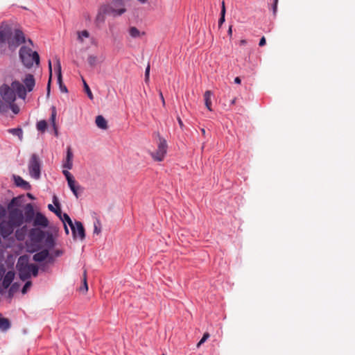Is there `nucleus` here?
Returning <instances> with one entry per match:
<instances>
[{
    "instance_id": "a18cd8bd",
    "label": "nucleus",
    "mask_w": 355,
    "mask_h": 355,
    "mask_svg": "<svg viewBox=\"0 0 355 355\" xmlns=\"http://www.w3.org/2000/svg\"><path fill=\"white\" fill-rule=\"evenodd\" d=\"M97 22H103L104 21V16L101 13H98L96 16V19Z\"/></svg>"
},
{
    "instance_id": "3c124183",
    "label": "nucleus",
    "mask_w": 355,
    "mask_h": 355,
    "mask_svg": "<svg viewBox=\"0 0 355 355\" xmlns=\"http://www.w3.org/2000/svg\"><path fill=\"white\" fill-rule=\"evenodd\" d=\"M62 223H63V225H64V231H65L66 234H69V229H68V227L67 226V224H66V223H67V221H64V222H62Z\"/></svg>"
},
{
    "instance_id": "5fc2aeb1",
    "label": "nucleus",
    "mask_w": 355,
    "mask_h": 355,
    "mask_svg": "<svg viewBox=\"0 0 355 355\" xmlns=\"http://www.w3.org/2000/svg\"><path fill=\"white\" fill-rule=\"evenodd\" d=\"M227 33L230 36H232V25L230 26Z\"/></svg>"
},
{
    "instance_id": "6ab92c4d",
    "label": "nucleus",
    "mask_w": 355,
    "mask_h": 355,
    "mask_svg": "<svg viewBox=\"0 0 355 355\" xmlns=\"http://www.w3.org/2000/svg\"><path fill=\"white\" fill-rule=\"evenodd\" d=\"M57 69H58V82L60 84V89L62 92H67V89L64 85L62 84V73H61V65L60 61H57Z\"/></svg>"
},
{
    "instance_id": "393cba45",
    "label": "nucleus",
    "mask_w": 355,
    "mask_h": 355,
    "mask_svg": "<svg viewBox=\"0 0 355 355\" xmlns=\"http://www.w3.org/2000/svg\"><path fill=\"white\" fill-rule=\"evenodd\" d=\"M31 236L33 239H37V240L40 241L44 236V232L39 230H32L31 232Z\"/></svg>"
},
{
    "instance_id": "c756f323",
    "label": "nucleus",
    "mask_w": 355,
    "mask_h": 355,
    "mask_svg": "<svg viewBox=\"0 0 355 355\" xmlns=\"http://www.w3.org/2000/svg\"><path fill=\"white\" fill-rule=\"evenodd\" d=\"M47 128V123L45 120H41L37 123V130L44 132Z\"/></svg>"
},
{
    "instance_id": "412c9836",
    "label": "nucleus",
    "mask_w": 355,
    "mask_h": 355,
    "mask_svg": "<svg viewBox=\"0 0 355 355\" xmlns=\"http://www.w3.org/2000/svg\"><path fill=\"white\" fill-rule=\"evenodd\" d=\"M90 34L88 31L83 30L77 32V40L80 43H83L85 39L89 38Z\"/></svg>"
},
{
    "instance_id": "b1692460",
    "label": "nucleus",
    "mask_w": 355,
    "mask_h": 355,
    "mask_svg": "<svg viewBox=\"0 0 355 355\" xmlns=\"http://www.w3.org/2000/svg\"><path fill=\"white\" fill-rule=\"evenodd\" d=\"M68 185L73 192V193L76 196V198H78V189L79 188V186H76V182L74 179L73 180H69Z\"/></svg>"
},
{
    "instance_id": "c9c22d12",
    "label": "nucleus",
    "mask_w": 355,
    "mask_h": 355,
    "mask_svg": "<svg viewBox=\"0 0 355 355\" xmlns=\"http://www.w3.org/2000/svg\"><path fill=\"white\" fill-rule=\"evenodd\" d=\"M19 287L20 284L18 282H15L12 284H11L8 288L11 289V293H16L19 289Z\"/></svg>"
},
{
    "instance_id": "7c9ffc66",
    "label": "nucleus",
    "mask_w": 355,
    "mask_h": 355,
    "mask_svg": "<svg viewBox=\"0 0 355 355\" xmlns=\"http://www.w3.org/2000/svg\"><path fill=\"white\" fill-rule=\"evenodd\" d=\"M87 62L92 67H94L98 63V58L96 55H89L87 58Z\"/></svg>"
},
{
    "instance_id": "8fccbe9b",
    "label": "nucleus",
    "mask_w": 355,
    "mask_h": 355,
    "mask_svg": "<svg viewBox=\"0 0 355 355\" xmlns=\"http://www.w3.org/2000/svg\"><path fill=\"white\" fill-rule=\"evenodd\" d=\"M177 120H178V123H179V125H180V128H181V129H183V128L184 127V124H183V122H182V121L181 118H180V116H178V117H177Z\"/></svg>"
},
{
    "instance_id": "4c0bfd02",
    "label": "nucleus",
    "mask_w": 355,
    "mask_h": 355,
    "mask_svg": "<svg viewBox=\"0 0 355 355\" xmlns=\"http://www.w3.org/2000/svg\"><path fill=\"white\" fill-rule=\"evenodd\" d=\"M209 337V334L208 333H205L201 340L197 344V347H199L201 345H202Z\"/></svg>"
},
{
    "instance_id": "bf43d9fd",
    "label": "nucleus",
    "mask_w": 355,
    "mask_h": 355,
    "mask_svg": "<svg viewBox=\"0 0 355 355\" xmlns=\"http://www.w3.org/2000/svg\"><path fill=\"white\" fill-rule=\"evenodd\" d=\"M16 236H17V239H19V240H21L22 239V238L19 234V231L16 232Z\"/></svg>"
},
{
    "instance_id": "603ef678",
    "label": "nucleus",
    "mask_w": 355,
    "mask_h": 355,
    "mask_svg": "<svg viewBox=\"0 0 355 355\" xmlns=\"http://www.w3.org/2000/svg\"><path fill=\"white\" fill-rule=\"evenodd\" d=\"M62 253H63V252L62 250H57L54 252L55 257H59V256L62 255Z\"/></svg>"
},
{
    "instance_id": "0e129e2a",
    "label": "nucleus",
    "mask_w": 355,
    "mask_h": 355,
    "mask_svg": "<svg viewBox=\"0 0 355 355\" xmlns=\"http://www.w3.org/2000/svg\"><path fill=\"white\" fill-rule=\"evenodd\" d=\"M235 103H236V98L232 99L231 101V104L234 105V104H235Z\"/></svg>"
},
{
    "instance_id": "4be33fe9",
    "label": "nucleus",
    "mask_w": 355,
    "mask_h": 355,
    "mask_svg": "<svg viewBox=\"0 0 355 355\" xmlns=\"http://www.w3.org/2000/svg\"><path fill=\"white\" fill-rule=\"evenodd\" d=\"M56 114H57V112H56V110H55V107H52V112H51V123H52V125L53 127V129L55 130V135L56 136H58V128H57V125H56V123H55V119H56Z\"/></svg>"
},
{
    "instance_id": "20e7f679",
    "label": "nucleus",
    "mask_w": 355,
    "mask_h": 355,
    "mask_svg": "<svg viewBox=\"0 0 355 355\" xmlns=\"http://www.w3.org/2000/svg\"><path fill=\"white\" fill-rule=\"evenodd\" d=\"M15 277V272L13 270L6 272L4 265L0 264V294L4 293L5 290L8 288Z\"/></svg>"
},
{
    "instance_id": "6e6d98bb",
    "label": "nucleus",
    "mask_w": 355,
    "mask_h": 355,
    "mask_svg": "<svg viewBox=\"0 0 355 355\" xmlns=\"http://www.w3.org/2000/svg\"><path fill=\"white\" fill-rule=\"evenodd\" d=\"M15 293H11V289L9 288L8 293V297L12 298Z\"/></svg>"
},
{
    "instance_id": "58836bf2",
    "label": "nucleus",
    "mask_w": 355,
    "mask_h": 355,
    "mask_svg": "<svg viewBox=\"0 0 355 355\" xmlns=\"http://www.w3.org/2000/svg\"><path fill=\"white\" fill-rule=\"evenodd\" d=\"M150 69V64H148L146 71H145V82L146 83H148L149 81Z\"/></svg>"
},
{
    "instance_id": "ddd939ff",
    "label": "nucleus",
    "mask_w": 355,
    "mask_h": 355,
    "mask_svg": "<svg viewBox=\"0 0 355 355\" xmlns=\"http://www.w3.org/2000/svg\"><path fill=\"white\" fill-rule=\"evenodd\" d=\"M23 83H24L25 86V89H26V92H31L33 91L34 87H35V78H34V76L32 74H26L24 77V78L23 79Z\"/></svg>"
},
{
    "instance_id": "bb28decb",
    "label": "nucleus",
    "mask_w": 355,
    "mask_h": 355,
    "mask_svg": "<svg viewBox=\"0 0 355 355\" xmlns=\"http://www.w3.org/2000/svg\"><path fill=\"white\" fill-rule=\"evenodd\" d=\"M20 203H21V198L20 197L13 198L11 200V201L9 202V204L8 205V208L9 210L13 209L14 207L19 206Z\"/></svg>"
},
{
    "instance_id": "7ed1b4c3",
    "label": "nucleus",
    "mask_w": 355,
    "mask_h": 355,
    "mask_svg": "<svg viewBox=\"0 0 355 355\" xmlns=\"http://www.w3.org/2000/svg\"><path fill=\"white\" fill-rule=\"evenodd\" d=\"M19 58L23 64L26 68H31L33 64L36 66L40 64V56L36 51H33L31 48L24 46L19 50Z\"/></svg>"
},
{
    "instance_id": "09e8293b",
    "label": "nucleus",
    "mask_w": 355,
    "mask_h": 355,
    "mask_svg": "<svg viewBox=\"0 0 355 355\" xmlns=\"http://www.w3.org/2000/svg\"><path fill=\"white\" fill-rule=\"evenodd\" d=\"M266 44V38L265 37H262L259 41V45L260 46H263Z\"/></svg>"
},
{
    "instance_id": "f704fd0d",
    "label": "nucleus",
    "mask_w": 355,
    "mask_h": 355,
    "mask_svg": "<svg viewBox=\"0 0 355 355\" xmlns=\"http://www.w3.org/2000/svg\"><path fill=\"white\" fill-rule=\"evenodd\" d=\"M49 71H50V78H49L48 85H47V96H49V94H50V84H51V76H52V69H51V61L49 62Z\"/></svg>"
},
{
    "instance_id": "f3484780",
    "label": "nucleus",
    "mask_w": 355,
    "mask_h": 355,
    "mask_svg": "<svg viewBox=\"0 0 355 355\" xmlns=\"http://www.w3.org/2000/svg\"><path fill=\"white\" fill-rule=\"evenodd\" d=\"M95 123H96V125L98 126V128H99L102 130H107L108 128L107 121L101 115H98L96 117Z\"/></svg>"
},
{
    "instance_id": "9b49d317",
    "label": "nucleus",
    "mask_w": 355,
    "mask_h": 355,
    "mask_svg": "<svg viewBox=\"0 0 355 355\" xmlns=\"http://www.w3.org/2000/svg\"><path fill=\"white\" fill-rule=\"evenodd\" d=\"M46 259H48L49 263L53 262V257L49 255L48 250H43L39 252H37L33 257V259L37 262L43 261Z\"/></svg>"
},
{
    "instance_id": "69168bd1",
    "label": "nucleus",
    "mask_w": 355,
    "mask_h": 355,
    "mask_svg": "<svg viewBox=\"0 0 355 355\" xmlns=\"http://www.w3.org/2000/svg\"><path fill=\"white\" fill-rule=\"evenodd\" d=\"M28 43L31 44V45H33V42L31 40H28Z\"/></svg>"
},
{
    "instance_id": "423d86ee",
    "label": "nucleus",
    "mask_w": 355,
    "mask_h": 355,
    "mask_svg": "<svg viewBox=\"0 0 355 355\" xmlns=\"http://www.w3.org/2000/svg\"><path fill=\"white\" fill-rule=\"evenodd\" d=\"M28 171L30 175L35 178L39 179L40 177V162L39 157L35 155H32L28 162Z\"/></svg>"
},
{
    "instance_id": "2eb2a0df",
    "label": "nucleus",
    "mask_w": 355,
    "mask_h": 355,
    "mask_svg": "<svg viewBox=\"0 0 355 355\" xmlns=\"http://www.w3.org/2000/svg\"><path fill=\"white\" fill-rule=\"evenodd\" d=\"M34 226H42L46 227L49 225L47 218L42 214L38 212L36 214L34 221Z\"/></svg>"
},
{
    "instance_id": "864d4df0",
    "label": "nucleus",
    "mask_w": 355,
    "mask_h": 355,
    "mask_svg": "<svg viewBox=\"0 0 355 355\" xmlns=\"http://www.w3.org/2000/svg\"><path fill=\"white\" fill-rule=\"evenodd\" d=\"M241 82V78L239 77H236L234 78V83L236 84H240Z\"/></svg>"
},
{
    "instance_id": "473e14b6",
    "label": "nucleus",
    "mask_w": 355,
    "mask_h": 355,
    "mask_svg": "<svg viewBox=\"0 0 355 355\" xmlns=\"http://www.w3.org/2000/svg\"><path fill=\"white\" fill-rule=\"evenodd\" d=\"M83 82L84 89H85V92L87 93L89 98L92 100L94 98V96H93L92 92L89 85H87V83L83 78Z\"/></svg>"
},
{
    "instance_id": "e433bc0d",
    "label": "nucleus",
    "mask_w": 355,
    "mask_h": 355,
    "mask_svg": "<svg viewBox=\"0 0 355 355\" xmlns=\"http://www.w3.org/2000/svg\"><path fill=\"white\" fill-rule=\"evenodd\" d=\"M32 282L31 281H27L24 286L22 288L21 293L23 294H26L28 291V290L31 287Z\"/></svg>"
},
{
    "instance_id": "1a4fd4ad",
    "label": "nucleus",
    "mask_w": 355,
    "mask_h": 355,
    "mask_svg": "<svg viewBox=\"0 0 355 355\" xmlns=\"http://www.w3.org/2000/svg\"><path fill=\"white\" fill-rule=\"evenodd\" d=\"M26 42L25 36L20 30H15L14 37L8 41V45L10 49H16L21 44Z\"/></svg>"
},
{
    "instance_id": "a19ab883",
    "label": "nucleus",
    "mask_w": 355,
    "mask_h": 355,
    "mask_svg": "<svg viewBox=\"0 0 355 355\" xmlns=\"http://www.w3.org/2000/svg\"><path fill=\"white\" fill-rule=\"evenodd\" d=\"M8 110V105L2 102L0 99V112H5Z\"/></svg>"
},
{
    "instance_id": "338daca9",
    "label": "nucleus",
    "mask_w": 355,
    "mask_h": 355,
    "mask_svg": "<svg viewBox=\"0 0 355 355\" xmlns=\"http://www.w3.org/2000/svg\"><path fill=\"white\" fill-rule=\"evenodd\" d=\"M28 197L31 198V199H33V197L31 194L28 193Z\"/></svg>"
},
{
    "instance_id": "9d476101",
    "label": "nucleus",
    "mask_w": 355,
    "mask_h": 355,
    "mask_svg": "<svg viewBox=\"0 0 355 355\" xmlns=\"http://www.w3.org/2000/svg\"><path fill=\"white\" fill-rule=\"evenodd\" d=\"M15 228V227L8 220H3L0 223V234L3 238H7L12 234Z\"/></svg>"
},
{
    "instance_id": "cd10ccee",
    "label": "nucleus",
    "mask_w": 355,
    "mask_h": 355,
    "mask_svg": "<svg viewBox=\"0 0 355 355\" xmlns=\"http://www.w3.org/2000/svg\"><path fill=\"white\" fill-rule=\"evenodd\" d=\"M83 286L80 288V291L87 292L88 290V286L87 282V270L85 268L83 269Z\"/></svg>"
},
{
    "instance_id": "f03ea898",
    "label": "nucleus",
    "mask_w": 355,
    "mask_h": 355,
    "mask_svg": "<svg viewBox=\"0 0 355 355\" xmlns=\"http://www.w3.org/2000/svg\"><path fill=\"white\" fill-rule=\"evenodd\" d=\"M28 256L19 257L17 263V269L19 272V278L26 281L31 278V275L36 277L38 275V267L33 263H29Z\"/></svg>"
},
{
    "instance_id": "e2e57ef3",
    "label": "nucleus",
    "mask_w": 355,
    "mask_h": 355,
    "mask_svg": "<svg viewBox=\"0 0 355 355\" xmlns=\"http://www.w3.org/2000/svg\"><path fill=\"white\" fill-rule=\"evenodd\" d=\"M160 98H162L163 103H164V97H163V95H162V92H160Z\"/></svg>"
},
{
    "instance_id": "37998d69",
    "label": "nucleus",
    "mask_w": 355,
    "mask_h": 355,
    "mask_svg": "<svg viewBox=\"0 0 355 355\" xmlns=\"http://www.w3.org/2000/svg\"><path fill=\"white\" fill-rule=\"evenodd\" d=\"M100 223L98 221L94 223V233L98 234L101 232Z\"/></svg>"
},
{
    "instance_id": "c85d7f7f",
    "label": "nucleus",
    "mask_w": 355,
    "mask_h": 355,
    "mask_svg": "<svg viewBox=\"0 0 355 355\" xmlns=\"http://www.w3.org/2000/svg\"><path fill=\"white\" fill-rule=\"evenodd\" d=\"M225 2H222L221 11H220V17L218 20V26L219 27L224 23L225 21Z\"/></svg>"
},
{
    "instance_id": "4d7b16f0",
    "label": "nucleus",
    "mask_w": 355,
    "mask_h": 355,
    "mask_svg": "<svg viewBox=\"0 0 355 355\" xmlns=\"http://www.w3.org/2000/svg\"><path fill=\"white\" fill-rule=\"evenodd\" d=\"M12 111L17 114L19 112V108L17 107H12Z\"/></svg>"
},
{
    "instance_id": "f8f14e48",
    "label": "nucleus",
    "mask_w": 355,
    "mask_h": 355,
    "mask_svg": "<svg viewBox=\"0 0 355 355\" xmlns=\"http://www.w3.org/2000/svg\"><path fill=\"white\" fill-rule=\"evenodd\" d=\"M53 203L55 207H54L51 204H49L48 205L49 209L54 212L62 222L66 221V220L64 219V214H62L60 203L57 200V198L55 196L53 197Z\"/></svg>"
},
{
    "instance_id": "72a5a7b5",
    "label": "nucleus",
    "mask_w": 355,
    "mask_h": 355,
    "mask_svg": "<svg viewBox=\"0 0 355 355\" xmlns=\"http://www.w3.org/2000/svg\"><path fill=\"white\" fill-rule=\"evenodd\" d=\"M129 33L132 37H138L140 36V32L136 27H131Z\"/></svg>"
},
{
    "instance_id": "6e6552de",
    "label": "nucleus",
    "mask_w": 355,
    "mask_h": 355,
    "mask_svg": "<svg viewBox=\"0 0 355 355\" xmlns=\"http://www.w3.org/2000/svg\"><path fill=\"white\" fill-rule=\"evenodd\" d=\"M24 220V217L21 210L17 208L9 210L8 221L15 227L21 226Z\"/></svg>"
},
{
    "instance_id": "39448f33",
    "label": "nucleus",
    "mask_w": 355,
    "mask_h": 355,
    "mask_svg": "<svg viewBox=\"0 0 355 355\" xmlns=\"http://www.w3.org/2000/svg\"><path fill=\"white\" fill-rule=\"evenodd\" d=\"M64 219L66 220L67 224L70 226L73 237L74 239H80L83 241L85 238V230L83 223L76 220L73 223L67 214H64Z\"/></svg>"
},
{
    "instance_id": "c03bdc74",
    "label": "nucleus",
    "mask_w": 355,
    "mask_h": 355,
    "mask_svg": "<svg viewBox=\"0 0 355 355\" xmlns=\"http://www.w3.org/2000/svg\"><path fill=\"white\" fill-rule=\"evenodd\" d=\"M6 214V209L2 205H0V218L4 217Z\"/></svg>"
},
{
    "instance_id": "774afa93",
    "label": "nucleus",
    "mask_w": 355,
    "mask_h": 355,
    "mask_svg": "<svg viewBox=\"0 0 355 355\" xmlns=\"http://www.w3.org/2000/svg\"><path fill=\"white\" fill-rule=\"evenodd\" d=\"M162 355H165V354H162Z\"/></svg>"
},
{
    "instance_id": "aec40b11",
    "label": "nucleus",
    "mask_w": 355,
    "mask_h": 355,
    "mask_svg": "<svg viewBox=\"0 0 355 355\" xmlns=\"http://www.w3.org/2000/svg\"><path fill=\"white\" fill-rule=\"evenodd\" d=\"M211 96L212 92L211 91H206L204 94L205 106L209 111H211Z\"/></svg>"
},
{
    "instance_id": "0eeeda50",
    "label": "nucleus",
    "mask_w": 355,
    "mask_h": 355,
    "mask_svg": "<svg viewBox=\"0 0 355 355\" xmlns=\"http://www.w3.org/2000/svg\"><path fill=\"white\" fill-rule=\"evenodd\" d=\"M167 147L166 141L164 138L159 137L157 149L155 153H151L153 159L157 162L162 161L166 154Z\"/></svg>"
},
{
    "instance_id": "680f3d73",
    "label": "nucleus",
    "mask_w": 355,
    "mask_h": 355,
    "mask_svg": "<svg viewBox=\"0 0 355 355\" xmlns=\"http://www.w3.org/2000/svg\"><path fill=\"white\" fill-rule=\"evenodd\" d=\"M201 132H202V135L205 136L206 132H205V130L204 128L201 129Z\"/></svg>"
},
{
    "instance_id": "4468645a",
    "label": "nucleus",
    "mask_w": 355,
    "mask_h": 355,
    "mask_svg": "<svg viewBox=\"0 0 355 355\" xmlns=\"http://www.w3.org/2000/svg\"><path fill=\"white\" fill-rule=\"evenodd\" d=\"M73 153L70 146L67 147L66 158L63 162V168L70 170L73 167Z\"/></svg>"
},
{
    "instance_id": "052dcab7",
    "label": "nucleus",
    "mask_w": 355,
    "mask_h": 355,
    "mask_svg": "<svg viewBox=\"0 0 355 355\" xmlns=\"http://www.w3.org/2000/svg\"><path fill=\"white\" fill-rule=\"evenodd\" d=\"M137 1L141 3H146L148 0H137Z\"/></svg>"
},
{
    "instance_id": "de8ad7c7",
    "label": "nucleus",
    "mask_w": 355,
    "mask_h": 355,
    "mask_svg": "<svg viewBox=\"0 0 355 355\" xmlns=\"http://www.w3.org/2000/svg\"><path fill=\"white\" fill-rule=\"evenodd\" d=\"M277 3H278V0H274V3H273V6H272V11H273L274 15H275L277 12Z\"/></svg>"
},
{
    "instance_id": "f257e3e1",
    "label": "nucleus",
    "mask_w": 355,
    "mask_h": 355,
    "mask_svg": "<svg viewBox=\"0 0 355 355\" xmlns=\"http://www.w3.org/2000/svg\"><path fill=\"white\" fill-rule=\"evenodd\" d=\"M0 93L3 99L8 103L12 104L16 100V96L25 99L26 92L24 85L19 81H13L10 86L3 85L0 88Z\"/></svg>"
},
{
    "instance_id": "dca6fc26",
    "label": "nucleus",
    "mask_w": 355,
    "mask_h": 355,
    "mask_svg": "<svg viewBox=\"0 0 355 355\" xmlns=\"http://www.w3.org/2000/svg\"><path fill=\"white\" fill-rule=\"evenodd\" d=\"M35 213L33 207L31 203H28L25 207V221L27 223L31 222L34 217Z\"/></svg>"
},
{
    "instance_id": "49530a36",
    "label": "nucleus",
    "mask_w": 355,
    "mask_h": 355,
    "mask_svg": "<svg viewBox=\"0 0 355 355\" xmlns=\"http://www.w3.org/2000/svg\"><path fill=\"white\" fill-rule=\"evenodd\" d=\"M7 33L5 31H1L0 32V40L3 42L6 40Z\"/></svg>"
},
{
    "instance_id": "a878e982",
    "label": "nucleus",
    "mask_w": 355,
    "mask_h": 355,
    "mask_svg": "<svg viewBox=\"0 0 355 355\" xmlns=\"http://www.w3.org/2000/svg\"><path fill=\"white\" fill-rule=\"evenodd\" d=\"M44 245L49 249H51L55 246V241L52 234H48L45 239Z\"/></svg>"
},
{
    "instance_id": "ea45409f",
    "label": "nucleus",
    "mask_w": 355,
    "mask_h": 355,
    "mask_svg": "<svg viewBox=\"0 0 355 355\" xmlns=\"http://www.w3.org/2000/svg\"><path fill=\"white\" fill-rule=\"evenodd\" d=\"M63 174L64 175L67 182L69 181V180H73L74 179L73 175L71 174V173L68 171V169L67 170H63L62 171Z\"/></svg>"
},
{
    "instance_id": "a211bd4d",
    "label": "nucleus",
    "mask_w": 355,
    "mask_h": 355,
    "mask_svg": "<svg viewBox=\"0 0 355 355\" xmlns=\"http://www.w3.org/2000/svg\"><path fill=\"white\" fill-rule=\"evenodd\" d=\"M15 182L17 186L22 187L26 190H28L31 189L30 184L23 180L20 176H15Z\"/></svg>"
},
{
    "instance_id": "13d9d810",
    "label": "nucleus",
    "mask_w": 355,
    "mask_h": 355,
    "mask_svg": "<svg viewBox=\"0 0 355 355\" xmlns=\"http://www.w3.org/2000/svg\"><path fill=\"white\" fill-rule=\"evenodd\" d=\"M247 44V41L245 40H241L240 41V44L241 45H245Z\"/></svg>"
},
{
    "instance_id": "79ce46f5",
    "label": "nucleus",
    "mask_w": 355,
    "mask_h": 355,
    "mask_svg": "<svg viewBox=\"0 0 355 355\" xmlns=\"http://www.w3.org/2000/svg\"><path fill=\"white\" fill-rule=\"evenodd\" d=\"M125 11V8H120L119 10H113L112 12L114 16L116 15H121L123 13H124Z\"/></svg>"
},
{
    "instance_id": "2f4dec72",
    "label": "nucleus",
    "mask_w": 355,
    "mask_h": 355,
    "mask_svg": "<svg viewBox=\"0 0 355 355\" xmlns=\"http://www.w3.org/2000/svg\"><path fill=\"white\" fill-rule=\"evenodd\" d=\"M8 132L12 134L13 135H16V136L19 137V138L20 139H22L23 132H22V130L21 128H12V129H9Z\"/></svg>"
},
{
    "instance_id": "5701e85b",
    "label": "nucleus",
    "mask_w": 355,
    "mask_h": 355,
    "mask_svg": "<svg viewBox=\"0 0 355 355\" xmlns=\"http://www.w3.org/2000/svg\"><path fill=\"white\" fill-rule=\"evenodd\" d=\"M10 322L7 318H2L0 313V329L2 331H6L10 328Z\"/></svg>"
}]
</instances>
